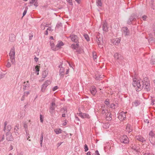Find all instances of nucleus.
<instances>
[{
  "instance_id": "obj_9",
  "label": "nucleus",
  "mask_w": 155,
  "mask_h": 155,
  "mask_svg": "<svg viewBox=\"0 0 155 155\" xmlns=\"http://www.w3.org/2000/svg\"><path fill=\"white\" fill-rule=\"evenodd\" d=\"M119 119L121 121H123L126 118V113L122 112L120 113L118 116Z\"/></svg>"
},
{
  "instance_id": "obj_12",
  "label": "nucleus",
  "mask_w": 155,
  "mask_h": 155,
  "mask_svg": "<svg viewBox=\"0 0 155 155\" xmlns=\"http://www.w3.org/2000/svg\"><path fill=\"white\" fill-rule=\"evenodd\" d=\"M114 57L115 59L119 60H121L123 59V57L122 55L117 53L114 54Z\"/></svg>"
},
{
  "instance_id": "obj_41",
  "label": "nucleus",
  "mask_w": 155,
  "mask_h": 155,
  "mask_svg": "<svg viewBox=\"0 0 155 155\" xmlns=\"http://www.w3.org/2000/svg\"><path fill=\"white\" fill-rule=\"evenodd\" d=\"M11 129V126L10 125H8L7 127V130L8 131V132H10V130Z\"/></svg>"
},
{
  "instance_id": "obj_21",
  "label": "nucleus",
  "mask_w": 155,
  "mask_h": 155,
  "mask_svg": "<svg viewBox=\"0 0 155 155\" xmlns=\"http://www.w3.org/2000/svg\"><path fill=\"white\" fill-rule=\"evenodd\" d=\"M48 74V71L47 70H45L43 71L42 77L43 78H45L46 77Z\"/></svg>"
},
{
  "instance_id": "obj_27",
  "label": "nucleus",
  "mask_w": 155,
  "mask_h": 155,
  "mask_svg": "<svg viewBox=\"0 0 155 155\" xmlns=\"http://www.w3.org/2000/svg\"><path fill=\"white\" fill-rule=\"evenodd\" d=\"M63 110V111H62V112L63 113H64L63 114H62V117H65V112L66 111V113L67 112V110L66 108H62L61 109V111H62Z\"/></svg>"
},
{
  "instance_id": "obj_2",
  "label": "nucleus",
  "mask_w": 155,
  "mask_h": 155,
  "mask_svg": "<svg viewBox=\"0 0 155 155\" xmlns=\"http://www.w3.org/2000/svg\"><path fill=\"white\" fill-rule=\"evenodd\" d=\"M56 99L53 98L51 101V102L49 108V112L52 116L53 115L55 108L57 107V105L55 104Z\"/></svg>"
},
{
  "instance_id": "obj_32",
  "label": "nucleus",
  "mask_w": 155,
  "mask_h": 155,
  "mask_svg": "<svg viewBox=\"0 0 155 155\" xmlns=\"http://www.w3.org/2000/svg\"><path fill=\"white\" fill-rule=\"evenodd\" d=\"M84 36L85 39L87 41H90V38L88 35L87 34H84Z\"/></svg>"
},
{
  "instance_id": "obj_43",
  "label": "nucleus",
  "mask_w": 155,
  "mask_h": 155,
  "mask_svg": "<svg viewBox=\"0 0 155 155\" xmlns=\"http://www.w3.org/2000/svg\"><path fill=\"white\" fill-rule=\"evenodd\" d=\"M132 21H133L131 20L130 18H129L128 20L127 21V24L130 25L132 24Z\"/></svg>"
},
{
  "instance_id": "obj_3",
  "label": "nucleus",
  "mask_w": 155,
  "mask_h": 155,
  "mask_svg": "<svg viewBox=\"0 0 155 155\" xmlns=\"http://www.w3.org/2000/svg\"><path fill=\"white\" fill-rule=\"evenodd\" d=\"M15 49L14 47L12 48L9 53L10 57V60L12 64H14L15 62Z\"/></svg>"
},
{
  "instance_id": "obj_1",
  "label": "nucleus",
  "mask_w": 155,
  "mask_h": 155,
  "mask_svg": "<svg viewBox=\"0 0 155 155\" xmlns=\"http://www.w3.org/2000/svg\"><path fill=\"white\" fill-rule=\"evenodd\" d=\"M136 79H133L132 85L134 87H136V90L137 91H140L143 88L147 91H150L151 87L150 81L147 77L144 78L143 80L141 81V79L138 80L137 81L135 80Z\"/></svg>"
},
{
  "instance_id": "obj_15",
  "label": "nucleus",
  "mask_w": 155,
  "mask_h": 155,
  "mask_svg": "<svg viewBox=\"0 0 155 155\" xmlns=\"http://www.w3.org/2000/svg\"><path fill=\"white\" fill-rule=\"evenodd\" d=\"M106 119L108 121H110L112 120L111 113L109 112L106 115Z\"/></svg>"
},
{
  "instance_id": "obj_34",
  "label": "nucleus",
  "mask_w": 155,
  "mask_h": 155,
  "mask_svg": "<svg viewBox=\"0 0 155 155\" xmlns=\"http://www.w3.org/2000/svg\"><path fill=\"white\" fill-rule=\"evenodd\" d=\"M108 112H108V111L107 110L103 109V110H102V111L101 113H102V114H105V115H106V114H107V113Z\"/></svg>"
},
{
  "instance_id": "obj_42",
  "label": "nucleus",
  "mask_w": 155,
  "mask_h": 155,
  "mask_svg": "<svg viewBox=\"0 0 155 155\" xmlns=\"http://www.w3.org/2000/svg\"><path fill=\"white\" fill-rule=\"evenodd\" d=\"M84 151L85 152H87L88 150V148L86 144H85V145L84 146Z\"/></svg>"
},
{
  "instance_id": "obj_19",
  "label": "nucleus",
  "mask_w": 155,
  "mask_h": 155,
  "mask_svg": "<svg viewBox=\"0 0 155 155\" xmlns=\"http://www.w3.org/2000/svg\"><path fill=\"white\" fill-rule=\"evenodd\" d=\"M127 131L128 132V133H130L131 132L132 130V128L131 127V125L130 124H128L126 128Z\"/></svg>"
},
{
  "instance_id": "obj_8",
  "label": "nucleus",
  "mask_w": 155,
  "mask_h": 155,
  "mask_svg": "<svg viewBox=\"0 0 155 155\" xmlns=\"http://www.w3.org/2000/svg\"><path fill=\"white\" fill-rule=\"evenodd\" d=\"M70 37L72 41L75 43H78V38L77 35L74 34H71Z\"/></svg>"
},
{
  "instance_id": "obj_25",
  "label": "nucleus",
  "mask_w": 155,
  "mask_h": 155,
  "mask_svg": "<svg viewBox=\"0 0 155 155\" xmlns=\"http://www.w3.org/2000/svg\"><path fill=\"white\" fill-rule=\"evenodd\" d=\"M76 44H73L71 45V48L74 49H76V48H78V46H79V44L78 43H76Z\"/></svg>"
},
{
  "instance_id": "obj_57",
  "label": "nucleus",
  "mask_w": 155,
  "mask_h": 155,
  "mask_svg": "<svg viewBox=\"0 0 155 155\" xmlns=\"http://www.w3.org/2000/svg\"><path fill=\"white\" fill-rule=\"evenodd\" d=\"M5 74H0V79L3 78L5 76Z\"/></svg>"
},
{
  "instance_id": "obj_14",
  "label": "nucleus",
  "mask_w": 155,
  "mask_h": 155,
  "mask_svg": "<svg viewBox=\"0 0 155 155\" xmlns=\"http://www.w3.org/2000/svg\"><path fill=\"white\" fill-rule=\"evenodd\" d=\"M136 138L137 140L142 142L145 141L146 140L142 136L140 135L136 136Z\"/></svg>"
},
{
  "instance_id": "obj_44",
  "label": "nucleus",
  "mask_w": 155,
  "mask_h": 155,
  "mask_svg": "<svg viewBox=\"0 0 155 155\" xmlns=\"http://www.w3.org/2000/svg\"><path fill=\"white\" fill-rule=\"evenodd\" d=\"M29 39L30 40H31L32 39V38L33 37V34L31 33H30L29 34Z\"/></svg>"
},
{
  "instance_id": "obj_13",
  "label": "nucleus",
  "mask_w": 155,
  "mask_h": 155,
  "mask_svg": "<svg viewBox=\"0 0 155 155\" xmlns=\"http://www.w3.org/2000/svg\"><path fill=\"white\" fill-rule=\"evenodd\" d=\"M90 91L91 94L93 95H95L97 92V90L95 87L94 86H92L90 88Z\"/></svg>"
},
{
  "instance_id": "obj_59",
  "label": "nucleus",
  "mask_w": 155,
  "mask_h": 155,
  "mask_svg": "<svg viewBox=\"0 0 155 155\" xmlns=\"http://www.w3.org/2000/svg\"><path fill=\"white\" fill-rule=\"evenodd\" d=\"M5 139V136L4 135H3L1 139V141H3Z\"/></svg>"
},
{
  "instance_id": "obj_36",
  "label": "nucleus",
  "mask_w": 155,
  "mask_h": 155,
  "mask_svg": "<svg viewBox=\"0 0 155 155\" xmlns=\"http://www.w3.org/2000/svg\"><path fill=\"white\" fill-rule=\"evenodd\" d=\"M93 59L95 60L97 58V56L95 52H93L92 54Z\"/></svg>"
},
{
  "instance_id": "obj_60",
  "label": "nucleus",
  "mask_w": 155,
  "mask_h": 155,
  "mask_svg": "<svg viewBox=\"0 0 155 155\" xmlns=\"http://www.w3.org/2000/svg\"><path fill=\"white\" fill-rule=\"evenodd\" d=\"M95 155H100L97 150L95 151Z\"/></svg>"
},
{
  "instance_id": "obj_23",
  "label": "nucleus",
  "mask_w": 155,
  "mask_h": 155,
  "mask_svg": "<svg viewBox=\"0 0 155 155\" xmlns=\"http://www.w3.org/2000/svg\"><path fill=\"white\" fill-rule=\"evenodd\" d=\"M155 134L152 131H150L149 133V140L150 141L153 138V137H154Z\"/></svg>"
},
{
  "instance_id": "obj_51",
  "label": "nucleus",
  "mask_w": 155,
  "mask_h": 155,
  "mask_svg": "<svg viewBox=\"0 0 155 155\" xmlns=\"http://www.w3.org/2000/svg\"><path fill=\"white\" fill-rule=\"evenodd\" d=\"M24 127L25 129V130H26V129H27L28 128V125H27L25 123L24 124Z\"/></svg>"
},
{
  "instance_id": "obj_30",
  "label": "nucleus",
  "mask_w": 155,
  "mask_h": 155,
  "mask_svg": "<svg viewBox=\"0 0 155 155\" xmlns=\"http://www.w3.org/2000/svg\"><path fill=\"white\" fill-rule=\"evenodd\" d=\"M27 84H26L25 85H24V87H23L24 90H26L27 89H28L29 85V81H27Z\"/></svg>"
},
{
  "instance_id": "obj_46",
  "label": "nucleus",
  "mask_w": 155,
  "mask_h": 155,
  "mask_svg": "<svg viewBox=\"0 0 155 155\" xmlns=\"http://www.w3.org/2000/svg\"><path fill=\"white\" fill-rule=\"evenodd\" d=\"M40 120L41 123H43V117L42 115L41 114L40 115Z\"/></svg>"
},
{
  "instance_id": "obj_63",
  "label": "nucleus",
  "mask_w": 155,
  "mask_h": 155,
  "mask_svg": "<svg viewBox=\"0 0 155 155\" xmlns=\"http://www.w3.org/2000/svg\"><path fill=\"white\" fill-rule=\"evenodd\" d=\"M91 153L89 151L87 153V155H91Z\"/></svg>"
},
{
  "instance_id": "obj_20",
  "label": "nucleus",
  "mask_w": 155,
  "mask_h": 155,
  "mask_svg": "<svg viewBox=\"0 0 155 155\" xmlns=\"http://www.w3.org/2000/svg\"><path fill=\"white\" fill-rule=\"evenodd\" d=\"M121 41L120 38H116L114 42V43L116 45H117L120 43Z\"/></svg>"
},
{
  "instance_id": "obj_48",
  "label": "nucleus",
  "mask_w": 155,
  "mask_h": 155,
  "mask_svg": "<svg viewBox=\"0 0 155 155\" xmlns=\"http://www.w3.org/2000/svg\"><path fill=\"white\" fill-rule=\"evenodd\" d=\"M151 143L154 146H155V141H153L151 139L150 141Z\"/></svg>"
},
{
  "instance_id": "obj_62",
  "label": "nucleus",
  "mask_w": 155,
  "mask_h": 155,
  "mask_svg": "<svg viewBox=\"0 0 155 155\" xmlns=\"http://www.w3.org/2000/svg\"><path fill=\"white\" fill-rule=\"evenodd\" d=\"M67 124L66 120H65L64 122L63 123V125L64 126H65Z\"/></svg>"
},
{
  "instance_id": "obj_6",
  "label": "nucleus",
  "mask_w": 155,
  "mask_h": 155,
  "mask_svg": "<svg viewBox=\"0 0 155 155\" xmlns=\"http://www.w3.org/2000/svg\"><path fill=\"white\" fill-rule=\"evenodd\" d=\"M62 63H61V64L59 66V68H60L59 70V75L61 78H63L64 74V69L62 66Z\"/></svg>"
},
{
  "instance_id": "obj_58",
  "label": "nucleus",
  "mask_w": 155,
  "mask_h": 155,
  "mask_svg": "<svg viewBox=\"0 0 155 155\" xmlns=\"http://www.w3.org/2000/svg\"><path fill=\"white\" fill-rule=\"evenodd\" d=\"M38 58L36 57H35L34 58V60H35V61L37 62L38 61Z\"/></svg>"
},
{
  "instance_id": "obj_31",
  "label": "nucleus",
  "mask_w": 155,
  "mask_h": 155,
  "mask_svg": "<svg viewBox=\"0 0 155 155\" xmlns=\"http://www.w3.org/2000/svg\"><path fill=\"white\" fill-rule=\"evenodd\" d=\"M64 45L63 43L61 42V41L60 42H59L58 43V44H57V45L56 46V47L58 48H60L61 47V46H62Z\"/></svg>"
},
{
  "instance_id": "obj_10",
  "label": "nucleus",
  "mask_w": 155,
  "mask_h": 155,
  "mask_svg": "<svg viewBox=\"0 0 155 155\" xmlns=\"http://www.w3.org/2000/svg\"><path fill=\"white\" fill-rule=\"evenodd\" d=\"M6 139L8 141H12L13 140L12 134L10 132H8L6 134Z\"/></svg>"
},
{
  "instance_id": "obj_37",
  "label": "nucleus",
  "mask_w": 155,
  "mask_h": 155,
  "mask_svg": "<svg viewBox=\"0 0 155 155\" xmlns=\"http://www.w3.org/2000/svg\"><path fill=\"white\" fill-rule=\"evenodd\" d=\"M28 8L27 7H26L23 13V17L26 14Z\"/></svg>"
},
{
  "instance_id": "obj_61",
  "label": "nucleus",
  "mask_w": 155,
  "mask_h": 155,
  "mask_svg": "<svg viewBox=\"0 0 155 155\" xmlns=\"http://www.w3.org/2000/svg\"><path fill=\"white\" fill-rule=\"evenodd\" d=\"M63 143V142L59 143L57 144V147H59V146L61 145Z\"/></svg>"
},
{
  "instance_id": "obj_40",
  "label": "nucleus",
  "mask_w": 155,
  "mask_h": 155,
  "mask_svg": "<svg viewBox=\"0 0 155 155\" xmlns=\"http://www.w3.org/2000/svg\"><path fill=\"white\" fill-rule=\"evenodd\" d=\"M115 105L114 104H110L109 107H110L111 108L114 109L115 108Z\"/></svg>"
},
{
  "instance_id": "obj_28",
  "label": "nucleus",
  "mask_w": 155,
  "mask_h": 155,
  "mask_svg": "<svg viewBox=\"0 0 155 155\" xmlns=\"http://www.w3.org/2000/svg\"><path fill=\"white\" fill-rule=\"evenodd\" d=\"M96 5L98 6H101L102 2L101 0H96Z\"/></svg>"
},
{
  "instance_id": "obj_7",
  "label": "nucleus",
  "mask_w": 155,
  "mask_h": 155,
  "mask_svg": "<svg viewBox=\"0 0 155 155\" xmlns=\"http://www.w3.org/2000/svg\"><path fill=\"white\" fill-rule=\"evenodd\" d=\"M123 34L125 36H128L130 34V31L126 27H123L122 28Z\"/></svg>"
},
{
  "instance_id": "obj_55",
  "label": "nucleus",
  "mask_w": 155,
  "mask_h": 155,
  "mask_svg": "<svg viewBox=\"0 0 155 155\" xmlns=\"http://www.w3.org/2000/svg\"><path fill=\"white\" fill-rule=\"evenodd\" d=\"M38 2H37V1H36L35 2V3L34 4V5L35 6V7H37L38 5Z\"/></svg>"
},
{
  "instance_id": "obj_35",
  "label": "nucleus",
  "mask_w": 155,
  "mask_h": 155,
  "mask_svg": "<svg viewBox=\"0 0 155 155\" xmlns=\"http://www.w3.org/2000/svg\"><path fill=\"white\" fill-rule=\"evenodd\" d=\"M149 37H150V38L149 39V41L154 42L155 41L154 38L150 34L149 35Z\"/></svg>"
},
{
  "instance_id": "obj_52",
  "label": "nucleus",
  "mask_w": 155,
  "mask_h": 155,
  "mask_svg": "<svg viewBox=\"0 0 155 155\" xmlns=\"http://www.w3.org/2000/svg\"><path fill=\"white\" fill-rule=\"evenodd\" d=\"M26 137L27 138V139L28 140L29 138L30 137L29 135V134L27 132V130H26Z\"/></svg>"
},
{
  "instance_id": "obj_53",
  "label": "nucleus",
  "mask_w": 155,
  "mask_h": 155,
  "mask_svg": "<svg viewBox=\"0 0 155 155\" xmlns=\"http://www.w3.org/2000/svg\"><path fill=\"white\" fill-rule=\"evenodd\" d=\"M58 87L57 86H55L53 88V91H55V90H57L58 89Z\"/></svg>"
},
{
  "instance_id": "obj_50",
  "label": "nucleus",
  "mask_w": 155,
  "mask_h": 155,
  "mask_svg": "<svg viewBox=\"0 0 155 155\" xmlns=\"http://www.w3.org/2000/svg\"><path fill=\"white\" fill-rule=\"evenodd\" d=\"M6 66L7 68H9L11 66V64L9 62H8L6 65Z\"/></svg>"
},
{
  "instance_id": "obj_49",
  "label": "nucleus",
  "mask_w": 155,
  "mask_h": 155,
  "mask_svg": "<svg viewBox=\"0 0 155 155\" xmlns=\"http://www.w3.org/2000/svg\"><path fill=\"white\" fill-rule=\"evenodd\" d=\"M29 91H26V92H24V95L25 96H27L29 94Z\"/></svg>"
},
{
  "instance_id": "obj_54",
  "label": "nucleus",
  "mask_w": 155,
  "mask_h": 155,
  "mask_svg": "<svg viewBox=\"0 0 155 155\" xmlns=\"http://www.w3.org/2000/svg\"><path fill=\"white\" fill-rule=\"evenodd\" d=\"M35 2V0H30V4H32Z\"/></svg>"
},
{
  "instance_id": "obj_29",
  "label": "nucleus",
  "mask_w": 155,
  "mask_h": 155,
  "mask_svg": "<svg viewBox=\"0 0 155 155\" xmlns=\"http://www.w3.org/2000/svg\"><path fill=\"white\" fill-rule=\"evenodd\" d=\"M18 126L17 125H16L15 126L14 128V131L16 135L18 134Z\"/></svg>"
},
{
  "instance_id": "obj_4",
  "label": "nucleus",
  "mask_w": 155,
  "mask_h": 155,
  "mask_svg": "<svg viewBox=\"0 0 155 155\" xmlns=\"http://www.w3.org/2000/svg\"><path fill=\"white\" fill-rule=\"evenodd\" d=\"M120 140L121 143L125 144L128 143L129 142V140L128 137L125 135L121 136L120 138Z\"/></svg>"
},
{
  "instance_id": "obj_26",
  "label": "nucleus",
  "mask_w": 155,
  "mask_h": 155,
  "mask_svg": "<svg viewBox=\"0 0 155 155\" xmlns=\"http://www.w3.org/2000/svg\"><path fill=\"white\" fill-rule=\"evenodd\" d=\"M39 68L40 67L37 65L35 66V69L34 71L37 73V75L39 74Z\"/></svg>"
},
{
  "instance_id": "obj_56",
  "label": "nucleus",
  "mask_w": 155,
  "mask_h": 155,
  "mask_svg": "<svg viewBox=\"0 0 155 155\" xmlns=\"http://www.w3.org/2000/svg\"><path fill=\"white\" fill-rule=\"evenodd\" d=\"M41 28L42 29L44 30L45 29V26L44 25L41 24Z\"/></svg>"
},
{
  "instance_id": "obj_24",
  "label": "nucleus",
  "mask_w": 155,
  "mask_h": 155,
  "mask_svg": "<svg viewBox=\"0 0 155 155\" xmlns=\"http://www.w3.org/2000/svg\"><path fill=\"white\" fill-rule=\"evenodd\" d=\"M140 104V101L137 100H135L133 103V105L135 107H137Z\"/></svg>"
},
{
  "instance_id": "obj_45",
  "label": "nucleus",
  "mask_w": 155,
  "mask_h": 155,
  "mask_svg": "<svg viewBox=\"0 0 155 155\" xmlns=\"http://www.w3.org/2000/svg\"><path fill=\"white\" fill-rule=\"evenodd\" d=\"M147 18V16L146 15H143L142 17V18L143 19V20L145 21H146Z\"/></svg>"
},
{
  "instance_id": "obj_5",
  "label": "nucleus",
  "mask_w": 155,
  "mask_h": 155,
  "mask_svg": "<svg viewBox=\"0 0 155 155\" xmlns=\"http://www.w3.org/2000/svg\"><path fill=\"white\" fill-rule=\"evenodd\" d=\"M51 83L50 80L46 81L42 85L41 91L42 92L45 91L47 86Z\"/></svg>"
},
{
  "instance_id": "obj_11",
  "label": "nucleus",
  "mask_w": 155,
  "mask_h": 155,
  "mask_svg": "<svg viewBox=\"0 0 155 155\" xmlns=\"http://www.w3.org/2000/svg\"><path fill=\"white\" fill-rule=\"evenodd\" d=\"M78 115L82 118H87L89 119L90 118L89 115L86 113H83L82 112L78 113Z\"/></svg>"
},
{
  "instance_id": "obj_39",
  "label": "nucleus",
  "mask_w": 155,
  "mask_h": 155,
  "mask_svg": "<svg viewBox=\"0 0 155 155\" xmlns=\"http://www.w3.org/2000/svg\"><path fill=\"white\" fill-rule=\"evenodd\" d=\"M104 103L108 107L110 104L108 99L106 100L104 102Z\"/></svg>"
},
{
  "instance_id": "obj_33",
  "label": "nucleus",
  "mask_w": 155,
  "mask_h": 155,
  "mask_svg": "<svg viewBox=\"0 0 155 155\" xmlns=\"http://www.w3.org/2000/svg\"><path fill=\"white\" fill-rule=\"evenodd\" d=\"M96 40L98 45H101V43L102 42L101 38H98Z\"/></svg>"
},
{
  "instance_id": "obj_22",
  "label": "nucleus",
  "mask_w": 155,
  "mask_h": 155,
  "mask_svg": "<svg viewBox=\"0 0 155 155\" xmlns=\"http://www.w3.org/2000/svg\"><path fill=\"white\" fill-rule=\"evenodd\" d=\"M54 132L57 134H58L62 133V130L60 128L55 129L54 130Z\"/></svg>"
},
{
  "instance_id": "obj_38",
  "label": "nucleus",
  "mask_w": 155,
  "mask_h": 155,
  "mask_svg": "<svg viewBox=\"0 0 155 155\" xmlns=\"http://www.w3.org/2000/svg\"><path fill=\"white\" fill-rule=\"evenodd\" d=\"M150 63L152 64H155V59H153V57H152L151 60H150Z\"/></svg>"
},
{
  "instance_id": "obj_64",
  "label": "nucleus",
  "mask_w": 155,
  "mask_h": 155,
  "mask_svg": "<svg viewBox=\"0 0 155 155\" xmlns=\"http://www.w3.org/2000/svg\"><path fill=\"white\" fill-rule=\"evenodd\" d=\"M150 153H145L143 154V155H149Z\"/></svg>"
},
{
  "instance_id": "obj_18",
  "label": "nucleus",
  "mask_w": 155,
  "mask_h": 155,
  "mask_svg": "<svg viewBox=\"0 0 155 155\" xmlns=\"http://www.w3.org/2000/svg\"><path fill=\"white\" fill-rule=\"evenodd\" d=\"M102 28L103 31H104L106 32L108 31V29L106 22H105L104 23L102 26Z\"/></svg>"
},
{
  "instance_id": "obj_17",
  "label": "nucleus",
  "mask_w": 155,
  "mask_h": 155,
  "mask_svg": "<svg viewBox=\"0 0 155 155\" xmlns=\"http://www.w3.org/2000/svg\"><path fill=\"white\" fill-rule=\"evenodd\" d=\"M137 17V14L136 13H134L131 15L129 18L133 21L134 20L136 19Z\"/></svg>"
},
{
  "instance_id": "obj_16",
  "label": "nucleus",
  "mask_w": 155,
  "mask_h": 155,
  "mask_svg": "<svg viewBox=\"0 0 155 155\" xmlns=\"http://www.w3.org/2000/svg\"><path fill=\"white\" fill-rule=\"evenodd\" d=\"M15 36L13 34H11L9 36V40L10 41L13 42L15 40Z\"/></svg>"
},
{
  "instance_id": "obj_47",
  "label": "nucleus",
  "mask_w": 155,
  "mask_h": 155,
  "mask_svg": "<svg viewBox=\"0 0 155 155\" xmlns=\"http://www.w3.org/2000/svg\"><path fill=\"white\" fill-rule=\"evenodd\" d=\"M43 133H42V134L41 135V137L40 138V142L43 141Z\"/></svg>"
}]
</instances>
